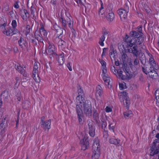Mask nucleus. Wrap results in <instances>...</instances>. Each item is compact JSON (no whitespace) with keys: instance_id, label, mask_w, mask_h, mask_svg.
I'll list each match as a JSON object with an SVG mask.
<instances>
[{"instance_id":"obj_1","label":"nucleus","mask_w":159,"mask_h":159,"mask_svg":"<svg viewBox=\"0 0 159 159\" xmlns=\"http://www.w3.org/2000/svg\"><path fill=\"white\" fill-rule=\"evenodd\" d=\"M139 32L134 31H131L129 33L132 39L128 35H126L124 39L125 46L127 49L128 52L132 53L134 56L136 57L139 55V51L138 47H140L139 50L140 52L145 49V46L143 43L146 37L142 33V27H137Z\"/></svg>"},{"instance_id":"obj_2","label":"nucleus","mask_w":159,"mask_h":159,"mask_svg":"<svg viewBox=\"0 0 159 159\" xmlns=\"http://www.w3.org/2000/svg\"><path fill=\"white\" fill-rule=\"evenodd\" d=\"M84 96L78 95L76 97V102L77 104L76 106V111L80 124H83V119L84 116L81 108L83 107V105L85 103Z\"/></svg>"},{"instance_id":"obj_3","label":"nucleus","mask_w":159,"mask_h":159,"mask_svg":"<svg viewBox=\"0 0 159 159\" xmlns=\"http://www.w3.org/2000/svg\"><path fill=\"white\" fill-rule=\"evenodd\" d=\"M0 28L4 34L8 36H11L18 32L17 30H13L11 28L9 27L7 25V23L1 25Z\"/></svg>"},{"instance_id":"obj_4","label":"nucleus","mask_w":159,"mask_h":159,"mask_svg":"<svg viewBox=\"0 0 159 159\" xmlns=\"http://www.w3.org/2000/svg\"><path fill=\"white\" fill-rule=\"evenodd\" d=\"M156 137L157 138L154 140L153 144L150 148V155L153 156L158 153L159 151V133L156 134Z\"/></svg>"},{"instance_id":"obj_5","label":"nucleus","mask_w":159,"mask_h":159,"mask_svg":"<svg viewBox=\"0 0 159 159\" xmlns=\"http://www.w3.org/2000/svg\"><path fill=\"white\" fill-rule=\"evenodd\" d=\"M63 34V30L60 29L57 31V35L58 37H56L54 40V42L57 44L59 47L62 48H64L66 45V42L61 39V35Z\"/></svg>"},{"instance_id":"obj_6","label":"nucleus","mask_w":159,"mask_h":159,"mask_svg":"<svg viewBox=\"0 0 159 159\" xmlns=\"http://www.w3.org/2000/svg\"><path fill=\"white\" fill-rule=\"evenodd\" d=\"M59 21L61 23L62 26L65 28H67V25L70 28L73 27L74 21L71 17H67L66 18L61 17L59 19Z\"/></svg>"},{"instance_id":"obj_7","label":"nucleus","mask_w":159,"mask_h":159,"mask_svg":"<svg viewBox=\"0 0 159 159\" xmlns=\"http://www.w3.org/2000/svg\"><path fill=\"white\" fill-rule=\"evenodd\" d=\"M81 108L82 110H83L84 113L86 116L89 117L92 116V110L91 103L88 100H86L85 103L83 105V107Z\"/></svg>"},{"instance_id":"obj_8","label":"nucleus","mask_w":159,"mask_h":159,"mask_svg":"<svg viewBox=\"0 0 159 159\" xmlns=\"http://www.w3.org/2000/svg\"><path fill=\"white\" fill-rule=\"evenodd\" d=\"M129 11V7L126 4L124 5V9H120L117 11V13L122 20H125L127 18Z\"/></svg>"},{"instance_id":"obj_9","label":"nucleus","mask_w":159,"mask_h":159,"mask_svg":"<svg viewBox=\"0 0 159 159\" xmlns=\"http://www.w3.org/2000/svg\"><path fill=\"white\" fill-rule=\"evenodd\" d=\"M47 42L49 44L48 48V54L50 56V58L52 59V57H56L57 55L55 52V47L53 44L49 41H48Z\"/></svg>"},{"instance_id":"obj_10","label":"nucleus","mask_w":159,"mask_h":159,"mask_svg":"<svg viewBox=\"0 0 159 159\" xmlns=\"http://www.w3.org/2000/svg\"><path fill=\"white\" fill-rule=\"evenodd\" d=\"M142 70L143 72L146 74H148L150 76L152 77L154 76L155 74H157V73L155 69L152 67H150V68L146 66L142 67Z\"/></svg>"},{"instance_id":"obj_11","label":"nucleus","mask_w":159,"mask_h":159,"mask_svg":"<svg viewBox=\"0 0 159 159\" xmlns=\"http://www.w3.org/2000/svg\"><path fill=\"white\" fill-rule=\"evenodd\" d=\"M106 17L107 20L110 21L113 20L115 18V15L111 8L107 7L106 11Z\"/></svg>"},{"instance_id":"obj_12","label":"nucleus","mask_w":159,"mask_h":159,"mask_svg":"<svg viewBox=\"0 0 159 159\" xmlns=\"http://www.w3.org/2000/svg\"><path fill=\"white\" fill-rule=\"evenodd\" d=\"M88 126L89 129V134L92 137L95 135V129L94 126V123L92 121L90 120L88 122Z\"/></svg>"},{"instance_id":"obj_13","label":"nucleus","mask_w":159,"mask_h":159,"mask_svg":"<svg viewBox=\"0 0 159 159\" xmlns=\"http://www.w3.org/2000/svg\"><path fill=\"white\" fill-rule=\"evenodd\" d=\"M80 144L81 145L82 149L84 150L88 148L89 147V143L88 139L87 137H84L80 141Z\"/></svg>"},{"instance_id":"obj_14","label":"nucleus","mask_w":159,"mask_h":159,"mask_svg":"<svg viewBox=\"0 0 159 159\" xmlns=\"http://www.w3.org/2000/svg\"><path fill=\"white\" fill-rule=\"evenodd\" d=\"M103 93V90L102 87L100 85H98L96 88V96L97 99L99 100L101 98Z\"/></svg>"},{"instance_id":"obj_15","label":"nucleus","mask_w":159,"mask_h":159,"mask_svg":"<svg viewBox=\"0 0 159 159\" xmlns=\"http://www.w3.org/2000/svg\"><path fill=\"white\" fill-rule=\"evenodd\" d=\"M15 67L16 70L20 73L22 74L24 76H27V73L25 70L23 69L20 65L18 63L15 65Z\"/></svg>"},{"instance_id":"obj_16","label":"nucleus","mask_w":159,"mask_h":159,"mask_svg":"<svg viewBox=\"0 0 159 159\" xmlns=\"http://www.w3.org/2000/svg\"><path fill=\"white\" fill-rule=\"evenodd\" d=\"M40 70L33 69L32 72V76L34 80L37 82L39 83L40 81V78L39 76V74Z\"/></svg>"},{"instance_id":"obj_17","label":"nucleus","mask_w":159,"mask_h":159,"mask_svg":"<svg viewBox=\"0 0 159 159\" xmlns=\"http://www.w3.org/2000/svg\"><path fill=\"white\" fill-rule=\"evenodd\" d=\"M100 147L99 139H95L93 140V150L100 151Z\"/></svg>"},{"instance_id":"obj_18","label":"nucleus","mask_w":159,"mask_h":159,"mask_svg":"<svg viewBox=\"0 0 159 159\" xmlns=\"http://www.w3.org/2000/svg\"><path fill=\"white\" fill-rule=\"evenodd\" d=\"M51 123V120H49L44 122H42L41 125L44 129H47L48 130L50 128Z\"/></svg>"},{"instance_id":"obj_19","label":"nucleus","mask_w":159,"mask_h":159,"mask_svg":"<svg viewBox=\"0 0 159 159\" xmlns=\"http://www.w3.org/2000/svg\"><path fill=\"white\" fill-rule=\"evenodd\" d=\"M149 64L150 66L152 67L156 70H157L158 69V65L154 61V59L151 57H150L149 60Z\"/></svg>"},{"instance_id":"obj_20","label":"nucleus","mask_w":159,"mask_h":159,"mask_svg":"<svg viewBox=\"0 0 159 159\" xmlns=\"http://www.w3.org/2000/svg\"><path fill=\"white\" fill-rule=\"evenodd\" d=\"M57 61L60 65H63L65 62L64 55L63 53L59 54L57 57Z\"/></svg>"},{"instance_id":"obj_21","label":"nucleus","mask_w":159,"mask_h":159,"mask_svg":"<svg viewBox=\"0 0 159 159\" xmlns=\"http://www.w3.org/2000/svg\"><path fill=\"white\" fill-rule=\"evenodd\" d=\"M40 26L41 27L39 29V32L43 37H45L47 34L46 31L43 28V25L41 24Z\"/></svg>"},{"instance_id":"obj_22","label":"nucleus","mask_w":159,"mask_h":159,"mask_svg":"<svg viewBox=\"0 0 159 159\" xmlns=\"http://www.w3.org/2000/svg\"><path fill=\"white\" fill-rule=\"evenodd\" d=\"M100 156V151H93L92 156V159H98Z\"/></svg>"},{"instance_id":"obj_23","label":"nucleus","mask_w":159,"mask_h":159,"mask_svg":"<svg viewBox=\"0 0 159 159\" xmlns=\"http://www.w3.org/2000/svg\"><path fill=\"white\" fill-rule=\"evenodd\" d=\"M40 34L39 32H36L35 34V38L38 41L43 43V37L41 34L40 35Z\"/></svg>"},{"instance_id":"obj_24","label":"nucleus","mask_w":159,"mask_h":159,"mask_svg":"<svg viewBox=\"0 0 159 159\" xmlns=\"http://www.w3.org/2000/svg\"><path fill=\"white\" fill-rule=\"evenodd\" d=\"M109 142L111 144H115L116 145H118L119 144L120 140L118 139H116L112 138L110 139Z\"/></svg>"},{"instance_id":"obj_25","label":"nucleus","mask_w":159,"mask_h":159,"mask_svg":"<svg viewBox=\"0 0 159 159\" xmlns=\"http://www.w3.org/2000/svg\"><path fill=\"white\" fill-rule=\"evenodd\" d=\"M124 72L123 71L121 70H119L117 74L119 78H121L123 80H126V77L125 75L124 74Z\"/></svg>"},{"instance_id":"obj_26","label":"nucleus","mask_w":159,"mask_h":159,"mask_svg":"<svg viewBox=\"0 0 159 159\" xmlns=\"http://www.w3.org/2000/svg\"><path fill=\"white\" fill-rule=\"evenodd\" d=\"M124 115L125 119H128L132 116V112L130 111H128L124 112Z\"/></svg>"},{"instance_id":"obj_27","label":"nucleus","mask_w":159,"mask_h":159,"mask_svg":"<svg viewBox=\"0 0 159 159\" xmlns=\"http://www.w3.org/2000/svg\"><path fill=\"white\" fill-rule=\"evenodd\" d=\"M119 98L120 101H121L122 99H125L126 98H128L127 95V94L126 92L123 91V92H121L120 94Z\"/></svg>"},{"instance_id":"obj_28","label":"nucleus","mask_w":159,"mask_h":159,"mask_svg":"<svg viewBox=\"0 0 159 159\" xmlns=\"http://www.w3.org/2000/svg\"><path fill=\"white\" fill-rule=\"evenodd\" d=\"M105 84L109 86L110 85V80L109 78L107 75H104L102 77Z\"/></svg>"},{"instance_id":"obj_29","label":"nucleus","mask_w":159,"mask_h":159,"mask_svg":"<svg viewBox=\"0 0 159 159\" xmlns=\"http://www.w3.org/2000/svg\"><path fill=\"white\" fill-rule=\"evenodd\" d=\"M124 73L125 74L126 80H129L131 79L133 76V75L131 72L129 71H127L125 70L124 71Z\"/></svg>"},{"instance_id":"obj_30","label":"nucleus","mask_w":159,"mask_h":159,"mask_svg":"<svg viewBox=\"0 0 159 159\" xmlns=\"http://www.w3.org/2000/svg\"><path fill=\"white\" fill-rule=\"evenodd\" d=\"M121 101L123 102L124 105L126 106L127 108H128V106L130 104V100L129 98H126L125 99L121 100Z\"/></svg>"},{"instance_id":"obj_31","label":"nucleus","mask_w":159,"mask_h":159,"mask_svg":"<svg viewBox=\"0 0 159 159\" xmlns=\"http://www.w3.org/2000/svg\"><path fill=\"white\" fill-rule=\"evenodd\" d=\"M155 96L156 100V104L157 105V106H159L157 104L159 103V90H157L155 91Z\"/></svg>"},{"instance_id":"obj_32","label":"nucleus","mask_w":159,"mask_h":159,"mask_svg":"<svg viewBox=\"0 0 159 159\" xmlns=\"http://www.w3.org/2000/svg\"><path fill=\"white\" fill-rule=\"evenodd\" d=\"M30 102L28 100H25L23 102L22 105L23 108L24 109H27L28 108L30 105Z\"/></svg>"},{"instance_id":"obj_33","label":"nucleus","mask_w":159,"mask_h":159,"mask_svg":"<svg viewBox=\"0 0 159 159\" xmlns=\"http://www.w3.org/2000/svg\"><path fill=\"white\" fill-rule=\"evenodd\" d=\"M24 14V15H22L21 17L24 20H25V19H26L27 18V17L28 16L29 14L28 13L27 11L25 9H24L23 10V12Z\"/></svg>"},{"instance_id":"obj_34","label":"nucleus","mask_w":159,"mask_h":159,"mask_svg":"<svg viewBox=\"0 0 159 159\" xmlns=\"http://www.w3.org/2000/svg\"><path fill=\"white\" fill-rule=\"evenodd\" d=\"M82 7L83 9L84 7L85 8V11H89L91 8V6L90 4H86L85 5L83 4L82 6Z\"/></svg>"},{"instance_id":"obj_35","label":"nucleus","mask_w":159,"mask_h":159,"mask_svg":"<svg viewBox=\"0 0 159 159\" xmlns=\"http://www.w3.org/2000/svg\"><path fill=\"white\" fill-rule=\"evenodd\" d=\"M18 43L19 45L22 48L25 46V44L26 42L23 38H21L18 41Z\"/></svg>"},{"instance_id":"obj_36","label":"nucleus","mask_w":159,"mask_h":159,"mask_svg":"<svg viewBox=\"0 0 159 159\" xmlns=\"http://www.w3.org/2000/svg\"><path fill=\"white\" fill-rule=\"evenodd\" d=\"M105 37L104 36H102L100 39L99 43L102 46H104V41L105 39Z\"/></svg>"},{"instance_id":"obj_37","label":"nucleus","mask_w":159,"mask_h":159,"mask_svg":"<svg viewBox=\"0 0 159 159\" xmlns=\"http://www.w3.org/2000/svg\"><path fill=\"white\" fill-rule=\"evenodd\" d=\"M78 93L79 94L78 95H80L82 96H84V92L82 89L81 88L80 86L78 87Z\"/></svg>"},{"instance_id":"obj_38","label":"nucleus","mask_w":159,"mask_h":159,"mask_svg":"<svg viewBox=\"0 0 159 159\" xmlns=\"http://www.w3.org/2000/svg\"><path fill=\"white\" fill-rule=\"evenodd\" d=\"M93 119L97 120L99 118V115L96 110L94 111L93 114Z\"/></svg>"},{"instance_id":"obj_39","label":"nucleus","mask_w":159,"mask_h":159,"mask_svg":"<svg viewBox=\"0 0 159 159\" xmlns=\"http://www.w3.org/2000/svg\"><path fill=\"white\" fill-rule=\"evenodd\" d=\"M71 30V31L72 33L71 36L72 39H75L76 35V33L75 30L73 28V27L72 28H70Z\"/></svg>"},{"instance_id":"obj_40","label":"nucleus","mask_w":159,"mask_h":159,"mask_svg":"<svg viewBox=\"0 0 159 159\" xmlns=\"http://www.w3.org/2000/svg\"><path fill=\"white\" fill-rule=\"evenodd\" d=\"M34 69L40 70V65L39 63L38 62H35L34 65Z\"/></svg>"},{"instance_id":"obj_41","label":"nucleus","mask_w":159,"mask_h":159,"mask_svg":"<svg viewBox=\"0 0 159 159\" xmlns=\"http://www.w3.org/2000/svg\"><path fill=\"white\" fill-rule=\"evenodd\" d=\"M119 88L120 89H123L127 88L126 84L124 82L120 83L119 84Z\"/></svg>"},{"instance_id":"obj_42","label":"nucleus","mask_w":159,"mask_h":159,"mask_svg":"<svg viewBox=\"0 0 159 159\" xmlns=\"http://www.w3.org/2000/svg\"><path fill=\"white\" fill-rule=\"evenodd\" d=\"M99 61L101 64L102 68L106 67V63L103 60L99 59Z\"/></svg>"},{"instance_id":"obj_43","label":"nucleus","mask_w":159,"mask_h":159,"mask_svg":"<svg viewBox=\"0 0 159 159\" xmlns=\"http://www.w3.org/2000/svg\"><path fill=\"white\" fill-rule=\"evenodd\" d=\"M85 0H76V2L79 6H81L85 3Z\"/></svg>"},{"instance_id":"obj_44","label":"nucleus","mask_w":159,"mask_h":159,"mask_svg":"<svg viewBox=\"0 0 159 159\" xmlns=\"http://www.w3.org/2000/svg\"><path fill=\"white\" fill-rule=\"evenodd\" d=\"M11 25L13 28L15 29L17 26V22L15 20H12L11 22Z\"/></svg>"},{"instance_id":"obj_45","label":"nucleus","mask_w":159,"mask_h":159,"mask_svg":"<svg viewBox=\"0 0 159 159\" xmlns=\"http://www.w3.org/2000/svg\"><path fill=\"white\" fill-rule=\"evenodd\" d=\"M109 129L110 130L114 132L115 126L112 123L110 124L109 125Z\"/></svg>"},{"instance_id":"obj_46","label":"nucleus","mask_w":159,"mask_h":159,"mask_svg":"<svg viewBox=\"0 0 159 159\" xmlns=\"http://www.w3.org/2000/svg\"><path fill=\"white\" fill-rule=\"evenodd\" d=\"M111 71L115 74H116L117 73H118L119 71H117L113 66L111 67Z\"/></svg>"},{"instance_id":"obj_47","label":"nucleus","mask_w":159,"mask_h":159,"mask_svg":"<svg viewBox=\"0 0 159 159\" xmlns=\"http://www.w3.org/2000/svg\"><path fill=\"white\" fill-rule=\"evenodd\" d=\"M102 77L104 75H107V67L106 68H102Z\"/></svg>"},{"instance_id":"obj_48","label":"nucleus","mask_w":159,"mask_h":159,"mask_svg":"<svg viewBox=\"0 0 159 159\" xmlns=\"http://www.w3.org/2000/svg\"><path fill=\"white\" fill-rule=\"evenodd\" d=\"M103 134L104 138L106 139H107L108 136V131L107 130H104Z\"/></svg>"},{"instance_id":"obj_49","label":"nucleus","mask_w":159,"mask_h":159,"mask_svg":"<svg viewBox=\"0 0 159 159\" xmlns=\"http://www.w3.org/2000/svg\"><path fill=\"white\" fill-rule=\"evenodd\" d=\"M102 125V129H105L106 128L107 125V123L105 121H102L101 122Z\"/></svg>"},{"instance_id":"obj_50","label":"nucleus","mask_w":159,"mask_h":159,"mask_svg":"<svg viewBox=\"0 0 159 159\" xmlns=\"http://www.w3.org/2000/svg\"><path fill=\"white\" fill-rule=\"evenodd\" d=\"M140 60L141 63L143 64H144L146 63V58L145 57V56L144 55L143 57L142 58L140 59Z\"/></svg>"},{"instance_id":"obj_51","label":"nucleus","mask_w":159,"mask_h":159,"mask_svg":"<svg viewBox=\"0 0 159 159\" xmlns=\"http://www.w3.org/2000/svg\"><path fill=\"white\" fill-rule=\"evenodd\" d=\"M9 10V7L8 5H5L3 8V10L5 11H8Z\"/></svg>"},{"instance_id":"obj_52","label":"nucleus","mask_w":159,"mask_h":159,"mask_svg":"<svg viewBox=\"0 0 159 159\" xmlns=\"http://www.w3.org/2000/svg\"><path fill=\"white\" fill-rule=\"evenodd\" d=\"M35 11V9L32 7H31L30 8L31 13L32 15L34 16V12Z\"/></svg>"},{"instance_id":"obj_53","label":"nucleus","mask_w":159,"mask_h":159,"mask_svg":"<svg viewBox=\"0 0 159 159\" xmlns=\"http://www.w3.org/2000/svg\"><path fill=\"white\" fill-rule=\"evenodd\" d=\"M106 111L107 112H111L112 111L111 108L108 106L107 107L105 108Z\"/></svg>"},{"instance_id":"obj_54","label":"nucleus","mask_w":159,"mask_h":159,"mask_svg":"<svg viewBox=\"0 0 159 159\" xmlns=\"http://www.w3.org/2000/svg\"><path fill=\"white\" fill-rule=\"evenodd\" d=\"M57 0H51V3L55 7L57 4Z\"/></svg>"},{"instance_id":"obj_55","label":"nucleus","mask_w":159,"mask_h":159,"mask_svg":"<svg viewBox=\"0 0 159 159\" xmlns=\"http://www.w3.org/2000/svg\"><path fill=\"white\" fill-rule=\"evenodd\" d=\"M16 96L17 100L19 101H20L21 99V97L20 96V93H18L16 95Z\"/></svg>"},{"instance_id":"obj_56","label":"nucleus","mask_w":159,"mask_h":159,"mask_svg":"<svg viewBox=\"0 0 159 159\" xmlns=\"http://www.w3.org/2000/svg\"><path fill=\"white\" fill-rule=\"evenodd\" d=\"M14 7L16 9H18L19 8V6L18 4V2L17 1L15 2L14 4Z\"/></svg>"},{"instance_id":"obj_57","label":"nucleus","mask_w":159,"mask_h":159,"mask_svg":"<svg viewBox=\"0 0 159 159\" xmlns=\"http://www.w3.org/2000/svg\"><path fill=\"white\" fill-rule=\"evenodd\" d=\"M139 63V61L138 59L136 58L134 61V65H137Z\"/></svg>"},{"instance_id":"obj_58","label":"nucleus","mask_w":159,"mask_h":159,"mask_svg":"<svg viewBox=\"0 0 159 159\" xmlns=\"http://www.w3.org/2000/svg\"><path fill=\"white\" fill-rule=\"evenodd\" d=\"M107 48H104L103 49V52L102 55V56H105V55L107 50Z\"/></svg>"},{"instance_id":"obj_59","label":"nucleus","mask_w":159,"mask_h":159,"mask_svg":"<svg viewBox=\"0 0 159 159\" xmlns=\"http://www.w3.org/2000/svg\"><path fill=\"white\" fill-rule=\"evenodd\" d=\"M66 66L70 71H71L72 70V69L71 67V66L70 65V63H68V64H67Z\"/></svg>"},{"instance_id":"obj_60","label":"nucleus","mask_w":159,"mask_h":159,"mask_svg":"<svg viewBox=\"0 0 159 159\" xmlns=\"http://www.w3.org/2000/svg\"><path fill=\"white\" fill-rule=\"evenodd\" d=\"M127 57V54L126 53H123V54L122 55L121 58L122 59H125Z\"/></svg>"},{"instance_id":"obj_61","label":"nucleus","mask_w":159,"mask_h":159,"mask_svg":"<svg viewBox=\"0 0 159 159\" xmlns=\"http://www.w3.org/2000/svg\"><path fill=\"white\" fill-rule=\"evenodd\" d=\"M45 117L44 116H42L41 119V122H40V124L41 125L42 123V122H44V120H45Z\"/></svg>"},{"instance_id":"obj_62","label":"nucleus","mask_w":159,"mask_h":159,"mask_svg":"<svg viewBox=\"0 0 159 159\" xmlns=\"http://www.w3.org/2000/svg\"><path fill=\"white\" fill-rule=\"evenodd\" d=\"M101 7L100 9L99 10V11H98V13H99V15L101 14V10L102 9H103V7L102 6V1L101 2Z\"/></svg>"},{"instance_id":"obj_63","label":"nucleus","mask_w":159,"mask_h":159,"mask_svg":"<svg viewBox=\"0 0 159 159\" xmlns=\"http://www.w3.org/2000/svg\"><path fill=\"white\" fill-rule=\"evenodd\" d=\"M108 33H109L107 31H103V35L102 36H105V35L108 34Z\"/></svg>"},{"instance_id":"obj_64","label":"nucleus","mask_w":159,"mask_h":159,"mask_svg":"<svg viewBox=\"0 0 159 159\" xmlns=\"http://www.w3.org/2000/svg\"><path fill=\"white\" fill-rule=\"evenodd\" d=\"M10 16L11 17H12L13 16H14L15 14L13 11H10Z\"/></svg>"}]
</instances>
